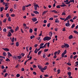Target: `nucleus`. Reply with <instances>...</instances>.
I'll return each instance as SVG.
<instances>
[{
    "label": "nucleus",
    "mask_w": 78,
    "mask_h": 78,
    "mask_svg": "<svg viewBox=\"0 0 78 78\" xmlns=\"http://www.w3.org/2000/svg\"><path fill=\"white\" fill-rule=\"evenodd\" d=\"M67 53V50L66 49L62 54V58H64V55H66Z\"/></svg>",
    "instance_id": "1"
},
{
    "label": "nucleus",
    "mask_w": 78,
    "mask_h": 78,
    "mask_svg": "<svg viewBox=\"0 0 78 78\" xmlns=\"http://www.w3.org/2000/svg\"><path fill=\"white\" fill-rule=\"evenodd\" d=\"M44 76L45 77H48V76H48V75L46 74V75H44Z\"/></svg>",
    "instance_id": "55"
},
{
    "label": "nucleus",
    "mask_w": 78,
    "mask_h": 78,
    "mask_svg": "<svg viewBox=\"0 0 78 78\" xmlns=\"http://www.w3.org/2000/svg\"><path fill=\"white\" fill-rule=\"evenodd\" d=\"M66 27H69L70 26V23H66L65 24Z\"/></svg>",
    "instance_id": "10"
},
{
    "label": "nucleus",
    "mask_w": 78,
    "mask_h": 78,
    "mask_svg": "<svg viewBox=\"0 0 78 78\" xmlns=\"http://www.w3.org/2000/svg\"><path fill=\"white\" fill-rule=\"evenodd\" d=\"M57 72H58L57 74H59L60 73V69H58Z\"/></svg>",
    "instance_id": "42"
},
{
    "label": "nucleus",
    "mask_w": 78,
    "mask_h": 78,
    "mask_svg": "<svg viewBox=\"0 0 78 78\" xmlns=\"http://www.w3.org/2000/svg\"><path fill=\"white\" fill-rule=\"evenodd\" d=\"M16 45L17 47H19V42H16Z\"/></svg>",
    "instance_id": "24"
},
{
    "label": "nucleus",
    "mask_w": 78,
    "mask_h": 78,
    "mask_svg": "<svg viewBox=\"0 0 78 78\" xmlns=\"http://www.w3.org/2000/svg\"><path fill=\"white\" fill-rule=\"evenodd\" d=\"M47 43H46L44 45V47L45 48H46V46L47 45Z\"/></svg>",
    "instance_id": "57"
},
{
    "label": "nucleus",
    "mask_w": 78,
    "mask_h": 78,
    "mask_svg": "<svg viewBox=\"0 0 78 78\" xmlns=\"http://www.w3.org/2000/svg\"><path fill=\"white\" fill-rule=\"evenodd\" d=\"M3 55L4 56H6V55H7V54H6V52H4L3 53Z\"/></svg>",
    "instance_id": "23"
},
{
    "label": "nucleus",
    "mask_w": 78,
    "mask_h": 78,
    "mask_svg": "<svg viewBox=\"0 0 78 78\" xmlns=\"http://www.w3.org/2000/svg\"><path fill=\"white\" fill-rule=\"evenodd\" d=\"M70 2H73V3H75V1L73 0H70L69 1L68 3L69 4L70 3Z\"/></svg>",
    "instance_id": "9"
},
{
    "label": "nucleus",
    "mask_w": 78,
    "mask_h": 78,
    "mask_svg": "<svg viewBox=\"0 0 78 78\" xmlns=\"http://www.w3.org/2000/svg\"><path fill=\"white\" fill-rule=\"evenodd\" d=\"M16 77H19L20 76V74H17L16 75Z\"/></svg>",
    "instance_id": "52"
},
{
    "label": "nucleus",
    "mask_w": 78,
    "mask_h": 78,
    "mask_svg": "<svg viewBox=\"0 0 78 78\" xmlns=\"http://www.w3.org/2000/svg\"><path fill=\"white\" fill-rule=\"evenodd\" d=\"M0 8L1 9V10H0L1 12H2L3 11V9H4V7H0Z\"/></svg>",
    "instance_id": "16"
},
{
    "label": "nucleus",
    "mask_w": 78,
    "mask_h": 78,
    "mask_svg": "<svg viewBox=\"0 0 78 78\" xmlns=\"http://www.w3.org/2000/svg\"><path fill=\"white\" fill-rule=\"evenodd\" d=\"M12 36V34H11V33L9 32V33L7 35L8 37H10V36Z\"/></svg>",
    "instance_id": "3"
},
{
    "label": "nucleus",
    "mask_w": 78,
    "mask_h": 78,
    "mask_svg": "<svg viewBox=\"0 0 78 78\" xmlns=\"http://www.w3.org/2000/svg\"><path fill=\"white\" fill-rule=\"evenodd\" d=\"M7 20V18H5L3 22L4 23H5L6 22V20Z\"/></svg>",
    "instance_id": "37"
},
{
    "label": "nucleus",
    "mask_w": 78,
    "mask_h": 78,
    "mask_svg": "<svg viewBox=\"0 0 78 78\" xmlns=\"http://www.w3.org/2000/svg\"><path fill=\"white\" fill-rule=\"evenodd\" d=\"M8 7H6L4 9V10H5V11H6V10H7V9H8Z\"/></svg>",
    "instance_id": "44"
},
{
    "label": "nucleus",
    "mask_w": 78,
    "mask_h": 78,
    "mask_svg": "<svg viewBox=\"0 0 78 78\" xmlns=\"http://www.w3.org/2000/svg\"><path fill=\"white\" fill-rule=\"evenodd\" d=\"M52 12H55V13H57L58 12L56 11V10H52L51 11Z\"/></svg>",
    "instance_id": "21"
},
{
    "label": "nucleus",
    "mask_w": 78,
    "mask_h": 78,
    "mask_svg": "<svg viewBox=\"0 0 78 78\" xmlns=\"http://www.w3.org/2000/svg\"><path fill=\"white\" fill-rule=\"evenodd\" d=\"M75 24L74 23L73 24V25H72V26H71V28H73L75 27Z\"/></svg>",
    "instance_id": "22"
},
{
    "label": "nucleus",
    "mask_w": 78,
    "mask_h": 78,
    "mask_svg": "<svg viewBox=\"0 0 78 78\" xmlns=\"http://www.w3.org/2000/svg\"><path fill=\"white\" fill-rule=\"evenodd\" d=\"M42 53V51H38V55H40L41 53Z\"/></svg>",
    "instance_id": "28"
},
{
    "label": "nucleus",
    "mask_w": 78,
    "mask_h": 78,
    "mask_svg": "<svg viewBox=\"0 0 78 78\" xmlns=\"http://www.w3.org/2000/svg\"><path fill=\"white\" fill-rule=\"evenodd\" d=\"M68 74L69 76H71V72H69L68 73Z\"/></svg>",
    "instance_id": "31"
},
{
    "label": "nucleus",
    "mask_w": 78,
    "mask_h": 78,
    "mask_svg": "<svg viewBox=\"0 0 78 78\" xmlns=\"http://www.w3.org/2000/svg\"><path fill=\"white\" fill-rule=\"evenodd\" d=\"M8 29H12V27H11L9 26L7 27Z\"/></svg>",
    "instance_id": "51"
},
{
    "label": "nucleus",
    "mask_w": 78,
    "mask_h": 78,
    "mask_svg": "<svg viewBox=\"0 0 78 78\" xmlns=\"http://www.w3.org/2000/svg\"><path fill=\"white\" fill-rule=\"evenodd\" d=\"M62 16H63V15H64V16H65V15H66V12L65 11V12H62Z\"/></svg>",
    "instance_id": "32"
},
{
    "label": "nucleus",
    "mask_w": 78,
    "mask_h": 78,
    "mask_svg": "<svg viewBox=\"0 0 78 78\" xmlns=\"http://www.w3.org/2000/svg\"><path fill=\"white\" fill-rule=\"evenodd\" d=\"M64 44H65V47H66L67 48H69V44H65V43H64Z\"/></svg>",
    "instance_id": "6"
},
{
    "label": "nucleus",
    "mask_w": 78,
    "mask_h": 78,
    "mask_svg": "<svg viewBox=\"0 0 78 78\" xmlns=\"http://www.w3.org/2000/svg\"><path fill=\"white\" fill-rule=\"evenodd\" d=\"M16 7H17V5L15 4L14 5V8L15 9H16Z\"/></svg>",
    "instance_id": "45"
},
{
    "label": "nucleus",
    "mask_w": 78,
    "mask_h": 78,
    "mask_svg": "<svg viewBox=\"0 0 78 78\" xmlns=\"http://www.w3.org/2000/svg\"><path fill=\"white\" fill-rule=\"evenodd\" d=\"M47 26L48 27H50V23H48L47 24Z\"/></svg>",
    "instance_id": "50"
},
{
    "label": "nucleus",
    "mask_w": 78,
    "mask_h": 78,
    "mask_svg": "<svg viewBox=\"0 0 78 78\" xmlns=\"http://www.w3.org/2000/svg\"><path fill=\"white\" fill-rule=\"evenodd\" d=\"M51 39V37H50L47 36V41H49Z\"/></svg>",
    "instance_id": "18"
},
{
    "label": "nucleus",
    "mask_w": 78,
    "mask_h": 78,
    "mask_svg": "<svg viewBox=\"0 0 78 78\" xmlns=\"http://www.w3.org/2000/svg\"><path fill=\"white\" fill-rule=\"evenodd\" d=\"M39 51L37 49V48H36L35 50L34 51V52L35 53H37V51Z\"/></svg>",
    "instance_id": "13"
},
{
    "label": "nucleus",
    "mask_w": 78,
    "mask_h": 78,
    "mask_svg": "<svg viewBox=\"0 0 78 78\" xmlns=\"http://www.w3.org/2000/svg\"><path fill=\"white\" fill-rule=\"evenodd\" d=\"M48 51V49H45L44 50V52H46V51Z\"/></svg>",
    "instance_id": "41"
},
{
    "label": "nucleus",
    "mask_w": 78,
    "mask_h": 78,
    "mask_svg": "<svg viewBox=\"0 0 78 78\" xmlns=\"http://www.w3.org/2000/svg\"><path fill=\"white\" fill-rule=\"evenodd\" d=\"M43 40L44 41H47V36L45 37L43 39Z\"/></svg>",
    "instance_id": "11"
},
{
    "label": "nucleus",
    "mask_w": 78,
    "mask_h": 78,
    "mask_svg": "<svg viewBox=\"0 0 78 78\" xmlns=\"http://www.w3.org/2000/svg\"><path fill=\"white\" fill-rule=\"evenodd\" d=\"M10 32L11 33H14V30H13L11 29L10 30Z\"/></svg>",
    "instance_id": "35"
},
{
    "label": "nucleus",
    "mask_w": 78,
    "mask_h": 78,
    "mask_svg": "<svg viewBox=\"0 0 78 78\" xmlns=\"http://www.w3.org/2000/svg\"><path fill=\"white\" fill-rule=\"evenodd\" d=\"M78 57V56L76 55H75V56H74L73 58V59H76V58H77V57Z\"/></svg>",
    "instance_id": "36"
},
{
    "label": "nucleus",
    "mask_w": 78,
    "mask_h": 78,
    "mask_svg": "<svg viewBox=\"0 0 78 78\" xmlns=\"http://www.w3.org/2000/svg\"><path fill=\"white\" fill-rule=\"evenodd\" d=\"M77 18V17H76V16H75L73 18V20H75V19H76Z\"/></svg>",
    "instance_id": "46"
},
{
    "label": "nucleus",
    "mask_w": 78,
    "mask_h": 78,
    "mask_svg": "<svg viewBox=\"0 0 78 78\" xmlns=\"http://www.w3.org/2000/svg\"><path fill=\"white\" fill-rule=\"evenodd\" d=\"M17 58H18V59H21V58H22V56L19 55V56H17Z\"/></svg>",
    "instance_id": "29"
},
{
    "label": "nucleus",
    "mask_w": 78,
    "mask_h": 78,
    "mask_svg": "<svg viewBox=\"0 0 78 78\" xmlns=\"http://www.w3.org/2000/svg\"><path fill=\"white\" fill-rule=\"evenodd\" d=\"M62 48H64V47H66L65 46V45H62V47H61Z\"/></svg>",
    "instance_id": "54"
},
{
    "label": "nucleus",
    "mask_w": 78,
    "mask_h": 78,
    "mask_svg": "<svg viewBox=\"0 0 78 78\" xmlns=\"http://www.w3.org/2000/svg\"><path fill=\"white\" fill-rule=\"evenodd\" d=\"M8 20L9 22H11V17H10V16H9L8 17Z\"/></svg>",
    "instance_id": "20"
},
{
    "label": "nucleus",
    "mask_w": 78,
    "mask_h": 78,
    "mask_svg": "<svg viewBox=\"0 0 78 78\" xmlns=\"http://www.w3.org/2000/svg\"><path fill=\"white\" fill-rule=\"evenodd\" d=\"M46 56H45V54H44L43 55V58H45V57Z\"/></svg>",
    "instance_id": "53"
},
{
    "label": "nucleus",
    "mask_w": 78,
    "mask_h": 78,
    "mask_svg": "<svg viewBox=\"0 0 78 78\" xmlns=\"http://www.w3.org/2000/svg\"><path fill=\"white\" fill-rule=\"evenodd\" d=\"M2 49L5 51H9V49L8 48H3Z\"/></svg>",
    "instance_id": "5"
},
{
    "label": "nucleus",
    "mask_w": 78,
    "mask_h": 78,
    "mask_svg": "<svg viewBox=\"0 0 78 78\" xmlns=\"http://www.w3.org/2000/svg\"><path fill=\"white\" fill-rule=\"evenodd\" d=\"M67 64V65H68V66H71L72 64H70V63L68 62V63Z\"/></svg>",
    "instance_id": "59"
},
{
    "label": "nucleus",
    "mask_w": 78,
    "mask_h": 78,
    "mask_svg": "<svg viewBox=\"0 0 78 78\" xmlns=\"http://www.w3.org/2000/svg\"><path fill=\"white\" fill-rule=\"evenodd\" d=\"M60 6H61V5H58L57 6H56L57 8H61V7H60Z\"/></svg>",
    "instance_id": "47"
},
{
    "label": "nucleus",
    "mask_w": 78,
    "mask_h": 78,
    "mask_svg": "<svg viewBox=\"0 0 78 78\" xmlns=\"http://www.w3.org/2000/svg\"><path fill=\"white\" fill-rule=\"evenodd\" d=\"M47 66H45L43 68H42V69H41V71L42 72H44V71L43 70H45L47 69Z\"/></svg>",
    "instance_id": "2"
},
{
    "label": "nucleus",
    "mask_w": 78,
    "mask_h": 78,
    "mask_svg": "<svg viewBox=\"0 0 78 78\" xmlns=\"http://www.w3.org/2000/svg\"><path fill=\"white\" fill-rule=\"evenodd\" d=\"M0 58H3L4 59H5V57L4 56H0Z\"/></svg>",
    "instance_id": "43"
},
{
    "label": "nucleus",
    "mask_w": 78,
    "mask_h": 78,
    "mask_svg": "<svg viewBox=\"0 0 78 78\" xmlns=\"http://www.w3.org/2000/svg\"><path fill=\"white\" fill-rule=\"evenodd\" d=\"M38 67L39 69H40L41 70V69H42V68H41V66L38 65Z\"/></svg>",
    "instance_id": "34"
},
{
    "label": "nucleus",
    "mask_w": 78,
    "mask_h": 78,
    "mask_svg": "<svg viewBox=\"0 0 78 78\" xmlns=\"http://www.w3.org/2000/svg\"><path fill=\"white\" fill-rule=\"evenodd\" d=\"M11 16H12V17H14L15 16V14H12V15H11Z\"/></svg>",
    "instance_id": "62"
},
{
    "label": "nucleus",
    "mask_w": 78,
    "mask_h": 78,
    "mask_svg": "<svg viewBox=\"0 0 78 78\" xmlns=\"http://www.w3.org/2000/svg\"><path fill=\"white\" fill-rule=\"evenodd\" d=\"M3 31L4 32H6V28H4V29L3 30Z\"/></svg>",
    "instance_id": "49"
},
{
    "label": "nucleus",
    "mask_w": 78,
    "mask_h": 78,
    "mask_svg": "<svg viewBox=\"0 0 78 78\" xmlns=\"http://www.w3.org/2000/svg\"><path fill=\"white\" fill-rule=\"evenodd\" d=\"M33 12L35 13L36 14H39V13L37 11H34Z\"/></svg>",
    "instance_id": "7"
},
{
    "label": "nucleus",
    "mask_w": 78,
    "mask_h": 78,
    "mask_svg": "<svg viewBox=\"0 0 78 78\" xmlns=\"http://www.w3.org/2000/svg\"><path fill=\"white\" fill-rule=\"evenodd\" d=\"M55 23H59V20H58V19H56L55 20Z\"/></svg>",
    "instance_id": "12"
},
{
    "label": "nucleus",
    "mask_w": 78,
    "mask_h": 78,
    "mask_svg": "<svg viewBox=\"0 0 78 78\" xmlns=\"http://www.w3.org/2000/svg\"><path fill=\"white\" fill-rule=\"evenodd\" d=\"M32 20L33 21V22H36V21H37V20L36 18H33L32 19Z\"/></svg>",
    "instance_id": "4"
},
{
    "label": "nucleus",
    "mask_w": 78,
    "mask_h": 78,
    "mask_svg": "<svg viewBox=\"0 0 78 78\" xmlns=\"http://www.w3.org/2000/svg\"><path fill=\"white\" fill-rule=\"evenodd\" d=\"M19 30V27H17L15 29V31H17Z\"/></svg>",
    "instance_id": "25"
},
{
    "label": "nucleus",
    "mask_w": 78,
    "mask_h": 78,
    "mask_svg": "<svg viewBox=\"0 0 78 78\" xmlns=\"http://www.w3.org/2000/svg\"><path fill=\"white\" fill-rule=\"evenodd\" d=\"M12 57L13 58V59L15 58V60L17 59V57L16 55H14L12 56Z\"/></svg>",
    "instance_id": "30"
},
{
    "label": "nucleus",
    "mask_w": 78,
    "mask_h": 78,
    "mask_svg": "<svg viewBox=\"0 0 78 78\" xmlns=\"http://www.w3.org/2000/svg\"><path fill=\"white\" fill-rule=\"evenodd\" d=\"M61 52V51L60 50H58L57 52V53L58 55H59L60 53V52Z\"/></svg>",
    "instance_id": "38"
},
{
    "label": "nucleus",
    "mask_w": 78,
    "mask_h": 78,
    "mask_svg": "<svg viewBox=\"0 0 78 78\" xmlns=\"http://www.w3.org/2000/svg\"><path fill=\"white\" fill-rule=\"evenodd\" d=\"M29 32L30 33H32L33 32V29H32L30 28L29 30Z\"/></svg>",
    "instance_id": "26"
},
{
    "label": "nucleus",
    "mask_w": 78,
    "mask_h": 78,
    "mask_svg": "<svg viewBox=\"0 0 78 78\" xmlns=\"http://www.w3.org/2000/svg\"><path fill=\"white\" fill-rule=\"evenodd\" d=\"M14 37L12 38L11 40V41L12 42H14Z\"/></svg>",
    "instance_id": "40"
},
{
    "label": "nucleus",
    "mask_w": 78,
    "mask_h": 78,
    "mask_svg": "<svg viewBox=\"0 0 78 78\" xmlns=\"http://www.w3.org/2000/svg\"><path fill=\"white\" fill-rule=\"evenodd\" d=\"M38 6L37 4H36V5H34V7H36L37 8V7H38Z\"/></svg>",
    "instance_id": "63"
},
{
    "label": "nucleus",
    "mask_w": 78,
    "mask_h": 78,
    "mask_svg": "<svg viewBox=\"0 0 78 78\" xmlns=\"http://www.w3.org/2000/svg\"><path fill=\"white\" fill-rule=\"evenodd\" d=\"M5 61H6L9 62V61H10V60H9V59L8 58H7Z\"/></svg>",
    "instance_id": "39"
},
{
    "label": "nucleus",
    "mask_w": 78,
    "mask_h": 78,
    "mask_svg": "<svg viewBox=\"0 0 78 78\" xmlns=\"http://www.w3.org/2000/svg\"><path fill=\"white\" fill-rule=\"evenodd\" d=\"M1 67L2 69H5V67H4V66H3V65H2Z\"/></svg>",
    "instance_id": "58"
},
{
    "label": "nucleus",
    "mask_w": 78,
    "mask_h": 78,
    "mask_svg": "<svg viewBox=\"0 0 78 78\" xmlns=\"http://www.w3.org/2000/svg\"><path fill=\"white\" fill-rule=\"evenodd\" d=\"M33 74L34 75H36V72H33Z\"/></svg>",
    "instance_id": "64"
},
{
    "label": "nucleus",
    "mask_w": 78,
    "mask_h": 78,
    "mask_svg": "<svg viewBox=\"0 0 78 78\" xmlns=\"http://www.w3.org/2000/svg\"><path fill=\"white\" fill-rule=\"evenodd\" d=\"M6 16L7 17H9V13H7L6 14Z\"/></svg>",
    "instance_id": "48"
},
{
    "label": "nucleus",
    "mask_w": 78,
    "mask_h": 78,
    "mask_svg": "<svg viewBox=\"0 0 78 78\" xmlns=\"http://www.w3.org/2000/svg\"><path fill=\"white\" fill-rule=\"evenodd\" d=\"M8 75V73H5V76H4V77H6V76H7V75Z\"/></svg>",
    "instance_id": "60"
},
{
    "label": "nucleus",
    "mask_w": 78,
    "mask_h": 78,
    "mask_svg": "<svg viewBox=\"0 0 78 78\" xmlns=\"http://www.w3.org/2000/svg\"><path fill=\"white\" fill-rule=\"evenodd\" d=\"M73 32L75 34H78V32L76 30H74Z\"/></svg>",
    "instance_id": "33"
},
{
    "label": "nucleus",
    "mask_w": 78,
    "mask_h": 78,
    "mask_svg": "<svg viewBox=\"0 0 78 78\" xmlns=\"http://www.w3.org/2000/svg\"><path fill=\"white\" fill-rule=\"evenodd\" d=\"M37 28H35L34 29V31H35V32L37 31Z\"/></svg>",
    "instance_id": "61"
},
{
    "label": "nucleus",
    "mask_w": 78,
    "mask_h": 78,
    "mask_svg": "<svg viewBox=\"0 0 78 78\" xmlns=\"http://www.w3.org/2000/svg\"><path fill=\"white\" fill-rule=\"evenodd\" d=\"M72 38H73V36L72 35H70L69 37V39H72Z\"/></svg>",
    "instance_id": "19"
},
{
    "label": "nucleus",
    "mask_w": 78,
    "mask_h": 78,
    "mask_svg": "<svg viewBox=\"0 0 78 78\" xmlns=\"http://www.w3.org/2000/svg\"><path fill=\"white\" fill-rule=\"evenodd\" d=\"M2 21H0V25H1V26H2Z\"/></svg>",
    "instance_id": "56"
},
{
    "label": "nucleus",
    "mask_w": 78,
    "mask_h": 78,
    "mask_svg": "<svg viewBox=\"0 0 78 78\" xmlns=\"http://www.w3.org/2000/svg\"><path fill=\"white\" fill-rule=\"evenodd\" d=\"M8 55L7 56H12V55L9 52H8L7 53Z\"/></svg>",
    "instance_id": "8"
},
{
    "label": "nucleus",
    "mask_w": 78,
    "mask_h": 78,
    "mask_svg": "<svg viewBox=\"0 0 78 78\" xmlns=\"http://www.w3.org/2000/svg\"><path fill=\"white\" fill-rule=\"evenodd\" d=\"M53 35V32H50L49 33V35L50 36V37H51L52 36V35Z\"/></svg>",
    "instance_id": "15"
},
{
    "label": "nucleus",
    "mask_w": 78,
    "mask_h": 78,
    "mask_svg": "<svg viewBox=\"0 0 78 78\" xmlns=\"http://www.w3.org/2000/svg\"><path fill=\"white\" fill-rule=\"evenodd\" d=\"M25 8H26L25 6H23L22 7V10L23 11H24L25 10Z\"/></svg>",
    "instance_id": "17"
},
{
    "label": "nucleus",
    "mask_w": 78,
    "mask_h": 78,
    "mask_svg": "<svg viewBox=\"0 0 78 78\" xmlns=\"http://www.w3.org/2000/svg\"><path fill=\"white\" fill-rule=\"evenodd\" d=\"M46 12H48V10L44 11L43 12L42 15H44V14H45Z\"/></svg>",
    "instance_id": "14"
},
{
    "label": "nucleus",
    "mask_w": 78,
    "mask_h": 78,
    "mask_svg": "<svg viewBox=\"0 0 78 78\" xmlns=\"http://www.w3.org/2000/svg\"><path fill=\"white\" fill-rule=\"evenodd\" d=\"M67 18L69 20V19H70V18H71V17L70 15L68 16L67 17Z\"/></svg>",
    "instance_id": "27"
}]
</instances>
